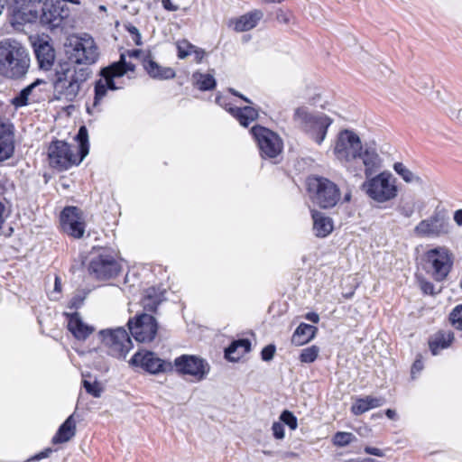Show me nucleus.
Here are the masks:
<instances>
[{
	"label": "nucleus",
	"mask_w": 462,
	"mask_h": 462,
	"mask_svg": "<svg viewBox=\"0 0 462 462\" xmlns=\"http://www.w3.org/2000/svg\"><path fill=\"white\" fill-rule=\"evenodd\" d=\"M453 219L458 226H462V209H457L454 212Z\"/></svg>",
	"instance_id": "nucleus-55"
},
{
	"label": "nucleus",
	"mask_w": 462,
	"mask_h": 462,
	"mask_svg": "<svg viewBox=\"0 0 462 462\" xmlns=\"http://www.w3.org/2000/svg\"><path fill=\"white\" fill-rule=\"evenodd\" d=\"M88 130L85 126H81L77 134V140L79 142L78 154L80 159H84L89 152L88 140Z\"/></svg>",
	"instance_id": "nucleus-35"
},
{
	"label": "nucleus",
	"mask_w": 462,
	"mask_h": 462,
	"mask_svg": "<svg viewBox=\"0 0 462 462\" xmlns=\"http://www.w3.org/2000/svg\"><path fill=\"white\" fill-rule=\"evenodd\" d=\"M311 199L323 208L334 207L339 199V190L336 184L325 178H311L308 182Z\"/></svg>",
	"instance_id": "nucleus-8"
},
{
	"label": "nucleus",
	"mask_w": 462,
	"mask_h": 462,
	"mask_svg": "<svg viewBox=\"0 0 462 462\" xmlns=\"http://www.w3.org/2000/svg\"><path fill=\"white\" fill-rule=\"evenodd\" d=\"M134 69V65L126 62L125 54H121L120 60L118 62L113 63L112 65L104 68L101 70V75L103 79L101 80L106 81L107 89L116 90L118 88L116 86L114 79L124 76L127 71H133Z\"/></svg>",
	"instance_id": "nucleus-19"
},
{
	"label": "nucleus",
	"mask_w": 462,
	"mask_h": 462,
	"mask_svg": "<svg viewBox=\"0 0 462 462\" xmlns=\"http://www.w3.org/2000/svg\"><path fill=\"white\" fill-rule=\"evenodd\" d=\"M88 271L97 279L108 280L120 273L121 265L111 252L104 249L100 254L92 257Z\"/></svg>",
	"instance_id": "nucleus-12"
},
{
	"label": "nucleus",
	"mask_w": 462,
	"mask_h": 462,
	"mask_svg": "<svg viewBox=\"0 0 462 462\" xmlns=\"http://www.w3.org/2000/svg\"><path fill=\"white\" fill-rule=\"evenodd\" d=\"M451 324L457 328L462 330V304L457 305L450 313Z\"/></svg>",
	"instance_id": "nucleus-42"
},
{
	"label": "nucleus",
	"mask_w": 462,
	"mask_h": 462,
	"mask_svg": "<svg viewBox=\"0 0 462 462\" xmlns=\"http://www.w3.org/2000/svg\"><path fill=\"white\" fill-rule=\"evenodd\" d=\"M356 437L350 432L339 431L333 437V443L338 447H345L351 443Z\"/></svg>",
	"instance_id": "nucleus-39"
},
{
	"label": "nucleus",
	"mask_w": 462,
	"mask_h": 462,
	"mask_svg": "<svg viewBox=\"0 0 462 462\" xmlns=\"http://www.w3.org/2000/svg\"><path fill=\"white\" fill-rule=\"evenodd\" d=\"M192 54H194L196 61L198 63H199V62H201V60H202V59L204 57L205 52H204L203 50L199 49V48L194 46Z\"/></svg>",
	"instance_id": "nucleus-53"
},
{
	"label": "nucleus",
	"mask_w": 462,
	"mask_h": 462,
	"mask_svg": "<svg viewBox=\"0 0 462 462\" xmlns=\"http://www.w3.org/2000/svg\"><path fill=\"white\" fill-rule=\"evenodd\" d=\"M67 55L70 60L69 63L90 65L97 60V47L92 37L85 35L70 42L67 49Z\"/></svg>",
	"instance_id": "nucleus-9"
},
{
	"label": "nucleus",
	"mask_w": 462,
	"mask_h": 462,
	"mask_svg": "<svg viewBox=\"0 0 462 462\" xmlns=\"http://www.w3.org/2000/svg\"><path fill=\"white\" fill-rule=\"evenodd\" d=\"M164 290L157 287H149L143 291L142 299L143 307L150 311L156 310L158 305L164 300Z\"/></svg>",
	"instance_id": "nucleus-27"
},
{
	"label": "nucleus",
	"mask_w": 462,
	"mask_h": 462,
	"mask_svg": "<svg viewBox=\"0 0 462 462\" xmlns=\"http://www.w3.org/2000/svg\"><path fill=\"white\" fill-rule=\"evenodd\" d=\"M450 116L457 118L460 123H462V109H459L457 111L451 110Z\"/></svg>",
	"instance_id": "nucleus-57"
},
{
	"label": "nucleus",
	"mask_w": 462,
	"mask_h": 462,
	"mask_svg": "<svg viewBox=\"0 0 462 462\" xmlns=\"http://www.w3.org/2000/svg\"><path fill=\"white\" fill-rule=\"evenodd\" d=\"M273 435L276 439H282L284 438V426L280 421H274L272 426Z\"/></svg>",
	"instance_id": "nucleus-46"
},
{
	"label": "nucleus",
	"mask_w": 462,
	"mask_h": 462,
	"mask_svg": "<svg viewBox=\"0 0 462 462\" xmlns=\"http://www.w3.org/2000/svg\"><path fill=\"white\" fill-rule=\"evenodd\" d=\"M280 422L286 424L291 430H294L298 427L296 416L290 411H283L280 415Z\"/></svg>",
	"instance_id": "nucleus-40"
},
{
	"label": "nucleus",
	"mask_w": 462,
	"mask_h": 462,
	"mask_svg": "<svg viewBox=\"0 0 462 462\" xmlns=\"http://www.w3.org/2000/svg\"><path fill=\"white\" fill-rule=\"evenodd\" d=\"M417 281H418L420 289L421 290V291L424 294L434 295L439 292V291L436 290L435 285L431 282L427 280L426 278H424L422 276H418Z\"/></svg>",
	"instance_id": "nucleus-41"
},
{
	"label": "nucleus",
	"mask_w": 462,
	"mask_h": 462,
	"mask_svg": "<svg viewBox=\"0 0 462 462\" xmlns=\"http://www.w3.org/2000/svg\"><path fill=\"white\" fill-rule=\"evenodd\" d=\"M275 346L268 345L263 348L261 352V356L263 361H271L273 358L275 354Z\"/></svg>",
	"instance_id": "nucleus-47"
},
{
	"label": "nucleus",
	"mask_w": 462,
	"mask_h": 462,
	"mask_svg": "<svg viewBox=\"0 0 462 462\" xmlns=\"http://www.w3.org/2000/svg\"><path fill=\"white\" fill-rule=\"evenodd\" d=\"M127 326L131 335L138 342H151L157 334V322L155 319L149 314H141L134 319H130Z\"/></svg>",
	"instance_id": "nucleus-14"
},
{
	"label": "nucleus",
	"mask_w": 462,
	"mask_h": 462,
	"mask_svg": "<svg viewBox=\"0 0 462 462\" xmlns=\"http://www.w3.org/2000/svg\"><path fill=\"white\" fill-rule=\"evenodd\" d=\"M450 231V224L445 217L436 213L421 220L414 228V233L420 237L437 238L446 236Z\"/></svg>",
	"instance_id": "nucleus-15"
},
{
	"label": "nucleus",
	"mask_w": 462,
	"mask_h": 462,
	"mask_svg": "<svg viewBox=\"0 0 462 462\" xmlns=\"http://www.w3.org/2000/svg\"><path fill=\"white\" fill-rule=\"evenodd\" d=\"M60 226L64 233L74 238H80L85 232L81 212L75 207L65 208L60 214Z\"/></svg>",
	"instance_id": "nucleus-17"
},
{
	"label": "nucleus",
	"mask_w": 462,
	"mask_h": 462,
	"mask_svg": "<svg viewBox=\"0 0 462 462\" xmlns=\"http://www.w3.org/2000/svg\"><path fill=\"white\" fill-rule=\"evenodd\" d=\"M317 328L306 323H301L292 335L291 342L296 346H302L310 341L316 334Z\"/></svg>",
	"instance_id": "nucleus-32"
},
{
	"label": "nucleus",
	"mask_w": 462,
	"mask_h": 462,
	"mask_svg": "<svg viewBox=\"0 0 462 462\" xmlns=\"http://www.w3.org/2000/svg\"><path fill=\"white\" fill-rule=\"evenodd\" d=\"M455 339L454 333L450 330H439L430 339L429 345L431 353L436 356L441 350L451 346Z\"/></svg>",
	"instance_id": "nucleus-25"
},
{
	"label": "nucleus",
	"mask_w": 462,
	"mask_h": 462,
	"mask_svg": "<svg viewBox=\"0 0 462 462\" xmlns=\"http://www.w3.org/2000/svg\"><path fill=\"white\" fill-rule=\"evenodd\" d=\"M362 150V143L357 134L350 130L341 131L334 146L335 156L344 163H350L357 159Z\"/></svg>",
	"instance_id": "nucleus-10"
},
{
	"label": "nucleus",
	"mask_w": 462,
	"mask_h": 462,
	"mask_svg": "<svg viewBox=\"0 0 462 462\" xmlns=\"http://www.w3.org/2000/svg\"><path fill=\"white\" fill-rule=\"evenodd\" d=\"M366 195L377 203H385L398 195L396 179L389 171H383L374 177H368L363 184Z\"/></svg>",
	"instance_id": "nucleus-5"
},
{
	"label": "nucleus",
	"mask_w": 462,
	"mask_h": 462,
	"mask_svg": "<svg viewBox=\"0 0 462 462\" xmlns=\"http://www.w3.org/2000/svg\"><path fill=\"white\" fill-rule=\"evenodd\" d=\"M393 170L407 183H420L421 182L420 178L418 175L414 174L411 170H409L402 162H395L393 164Z\"/></svg>",
	"instance_id": "nucleus-34"
},
{
	"label": "nucleus",
	"mask_w": 462,
	"mask_h": 462,
	"mask_svg": "<svg viewBox=\"0 0 462 462\" xmlns=\"http://www.w3.org/2000/svg\"><path fill=\"white\" fill-rule=\"evenodd\" d=\"M277 19L280 21V22H282V23H287L289 22V17L287 16L286 14H284L283 12H280L277 14Z\"/></svg>",
	"instance_id": "nucleus-60"
},
{
	"label": "nucleus",
	"mask_w": 462,
	"mask_h": 462,
	"mask_svg": "<svg viewBox=\"0 0 462 462\" xmlns=\"http://www.w3.org/2000/svg\"><path fill=\"white\" fill-rule=\"evenodd\" d=\"M127 31H128V32H129L133 36H134L135 34H137V33H139V32H139V30H138L135 26H134V25H129V26L127 27Z\"/></svg>",
	"instance_id": "nucleus-64"
},
{
	"label": "nucleus",
	"mask_w": 462,
	"mask_h": 462,
	"mask_svg": "<svg viewBox=\"0 0 462 462\" xmlns=\"http://www.w3.org/2000/svg\"><path fill=\"white\" fill-rule=\"evenodd\" d=\"M313 230L319 237H325L333 230V224L329 217H325L323 213L312 211Z\"/></svg>",
	"instance_id": "nucleus-29"
},
{
	"label": "nucleus",
	"mask_w": 462,
	"mask_h": 462,
	"mask_svg": "<svg viewBox=\"0 0 462 462\" xmlns=\"http://www.w3.org/2000/svg\"><path fill=\"white\" fill-rule=\"evenodd\" d=\"M357 158L361 159L365 166V174L366 178L370 177L377 169L381 167V158L374 146L371 144L362 145V150Z\"/></svg>",
	"instance_id": "nucleus-22"
},
{
	"label": "nucleus",
	"mask_w": 462,
	"mask_h": 462,
	"mask_svg": "<svg viewBox=\"0 0 462 462\" xmlns=\"http://www.w3.org/2000/svg\"><path fill=\"white\" fill-rule=\"evenodd\" d=\"M216 103L228 111L239 124L247 127L253 121L258 117V111L252 106L236 107L232 106L226 98L222 96L216 97Z\"/></svg>",
	"instance_id": "nucleus-18"
},
{
	"label": "nucleus",
	"mask_w": 462,
	"mask_h": 462,
	"mask_svg": "<svg viewBox=\"0 0 462 462\" xmlns=\"http://www.w3.org/2000/svg\"><path fill=\"white\" fill-rule=\"evenodd\" d=\"M5 208L2 202H0V228L2 227L5 222Z\"/></svg>",
	"instance_id": "nucleus-58"
},
{
	"label": "nucleus",
	"mask_w": 462,
	"mask_h": 462,
	"mask_svg": "<svg viewBox=\"0 0 462 462\" xmlns=\"http://www.w3.org/2000/svg\"><path fill=\"white\" fill-rule=\"evenodd\" d=\"M385 415L390 419V420H396L397 419V413L394 410H392V409H387L385 411Z\"/></svg>",
	"instance_id": "nucleus-59"
},
{
	"label": "nucleus",
	"mask_w": 462,
	"mask_h": 462,
	"mask_svg": "<svg viewBox=\"0 0 462 462\" xmlns=\"http://www.w3.org/2000/svg\"><path fill=\"white\" fill-rule=\"evenodd\" d=\"M295 124L317 144L325 140L333 120L323 113H311L308 107H297L293 114Z\"/></svg>",
	"instance_id": "nucleus-3"
},
{
	"label": "nucleus",
	"mask_w": 462,
	"mask_h": 462,
	"mask_svg": "<svg viewBox=\"0 0 462 462\" xmlns=\"http://www.w3.org/2000/svg\"><path fill=\"white\" fill-rule=\"evenodd\" d=\"M102 343L109 354L116 358H125L133 348V342L127 330L122 327L99 331Z\"/></svg>",
	"instance_id": "nucleus-6"
},
{
	"label": "nucleus",
	"mask_w": 462,
	"mask_h": 462,
	"mask_svg": "<svg viewBox=\"0 0 462 462\" xmlns=\"http://www.w3.org/2000/svg\"><path fill=\"white\" fill-rule=\"evenodd\" d=\"M251 133L263 158L273 159L282 152L283 143L276 133L260 125L254 126Z\"/></svg>",
	"instance_id": "nucleus-11"
},
{
	"label": "nucleus",
	"mask_w": 462,
	"mask_h": 462,
	"mask_svg": "<svg viewBox=\"0 0 462 462\" xmlns=\"http://www.w3.org/2000/svg\"><path fill=\"white\" fill-rule=\"evenodd\" d=\"M263 17V14L260 10H254L249 12L231 23L234 25V30L236 32H246L254 29Z\"/></svg>",
	"instance_id": "nucleus-24"
},
{
	"label": "nucleus",
	"mask_w": 462,
	"mask_h": 462,
	"mask_svg": "<svg viewBox=\"0 0 462 462\" xmlns=\"http://www.w3.org/2000/svg\"><path fill=\"white\" fill-rule=\"evenodd\" d=\"M51 452H52L51 448H46L45 450H43V451L40 452L39 454H36L35 456L29 458L27 460V462L37 461V460H41L42 458L48 457Z\"/></svg>",
	"instance_id": "nucleus-51"
},
{
	"label": "nucleus",
	"mask_w": 462,
	"mask_h": 462,
	"mask_svg": "<svg viewBox=\"0 0 462 462\" xmlns=\"http://www.w3.org/2000/svg\"><path fill=\"white\" fill-rule=\"evenodd\" d=\"M68 318V328L79 340H85L95 330L93 326L87 324L78 312L66 314Z\"/></svg>",
	"instance_id": "nucleus-23"
},
{
	"label": "nucleus",
	"mask_w": 462,
	"mask_h": 462,
	"mask_svg": "<svg viewBox=\"0 0 462 462\" xmlns=\"http://www.w3.org/2000/svg\"><path fill=\"white\" fill-rule=\"evenodd\" d=\"M83 386L86 389L87 393L91 394L92 396L98 398L102 393V387L100 383L97 381L91 383L88 380L83 381Z\"/></svg>",
	"instance_id": "nucleus-43"
},
{
	"label": "nucleus",
	"mask_w": 462,
	"mask_h": 462,
	"mask_svg": "<svg viewBox=\"0 0 462 462\" xmlns=\"http://www.w3.org/2000/svg\"><path fill=\"white\" fill-rule=\"evenodd\" d=\"M422 369H423L422 361L420 359H416L411 366V377L415 378L416 374H420L422 371Z\"/></svg>",
	"instance_id": "nucleus-49"
},
{
	"label": "nucleus",
	"mask_w": 462,
	"mask_h": 462,
	"mask_svg": "<svg viewBox=\"0 0 462 462\" xmlns=\"http://www.w3.org/2000/svg\"><path fill=\"white\" fill-rule=\"evenodd\" d=\"M251 348V343L248 339H238L231 343L226 349L225 356L230 361H237Z\"/></svg>",
	"instance_id": "nucleus-31"
},
{
	"label": "nucleus",
	"mask_w": 462,
	"mask_h": 462,
	"mask_svg": "<svg viewBox=\"0 0 462 462\" xmlns=\"http://www.w3.org/2000/svg\"><path fill=\"white\" fill-rule=\"evenodd\" d=\"M90 74L91 71L88 67H78L69 62L59 64L51 79L56 98L68 102L74 101Z\"/></svg>",
	"instance_id": "nucleus-1"
},
{
	"label": "nucleus",
	"mask_w": 462,
	"mask_h": 462,
	"mask_svg": "<svg viewBox=\"0 0 462 462\" xmlns=\"http://www.w3.org/2000/svg\"><path fill=\"white\" fill-rule=\"evenodd\" d=\"M162 6L168 11H177L179 7L171 3V0H162Z\"/></svg>",
	"instance_id": "nucleus-54"
},
{
	"label": "nucleus",
	"mask_w": 462,
	"mask_h": 462,
	"mask_svg": "<svg viewBox=\"0 0 462 462\" xmlns=\"http://www.w3.org/2000/svg\"><path fill=\"white\" fill-rule=\"evenodd\" d=\"M144 69L150 77L158 80L170 79L175 77V71L170 67H162L152 60L144 61Z\"/></svg>",
	"instance_id": "nucleus-28"
},
{
	"label": "nucleus",
	"mask_w": 462,
	"mask_h": 462,
	"mask_svg": "<svg viewBox=\"0 0 462 462\" xmlns=\"http://www.w3.org/2000/svg\"><path fill=\"white\" fill-rule=\"evenodd\" d=\"M365 453L369 454V455H374V456H376V457H383V451L380 448H374V447H365Z\"/></svg>",
	"instance_id": "nucleus-52"
},
{
	"label": "nucleus",
	"mask_w": 462,
	"mask_h": 462,
	"mask_svg": "<svg viewBox=\"0 0 462 462\" xmlns=\"http://www.w3.org/2000/svg\"><path fill=\"white\" fill-rule=\"evenodd\" d=\"M178 57L184 59L193 52L194 45L190 44L187 41H183L178 43Z\"/></svg>",
	"instance_id": "nucleus-44"
},
{
	"label": "nucleus",
	"mask_w": 462,
	"mask_h": 462,
	"mask_svg": "<svg viewBox=\"0 0 462 462\" xmlns=\"http://www.w3.org/2000/svg\"><path fill=\"white\" fill-rule=\"evenodd\" d=\"M42 81L40 80V79H37L35 82L32 83L31 85L27 86L26 88H24L19 94V96H17L14 99V104L16 106H25L28 102V99H29V96L30 94L32 93V89L38 86L39 84H41Z\"/></svg>",
	"instance_id": "nucleus-36"
},
{
	"label": "nucleus",
	"mask_w": 462,
	"mask_h": 462,
	"mask_svg": "<svg viewBox=\"0 0 462 462\" xmlns=\"http://www.w3.org/2000/svg\"><path fill=\"white\" fill-rule=\"evenodd\" d=\"M319 354V348L317 346H310L301 350L300 360L302 363H313Z\"/></svg>",
	"instance_id": "nucleus-37"
},
{
	"label": "nucleus",
	"mask_w": 462,
	"mask_h": 462,
	"mask_svg": "<svg viewBox=\"0 0 462 462\" xmlns=\"http://www.w3.org/2000/svg\"><path fill=\"white\" fill-rule=\"evenodd\" d=\"M306 319L313 323H318L319 321V317L315 312H309L306 315Z\"/></svg>",
	"instance_id": "nucleus-56"
},
{
	"label": "nucleus",
	"mask_w": 462,
	"mask_h": 462,
	"mask_svg": "<svg viewBox=\"0 0 462 462\" xmlns=\"http://www.w3.org/2000/svg\"><path fill=\"white\" fill-rule=\"evenodd\" d=\"M14 152V146L11 143H0V162L7 160Z\"/></svg>",
	"instance_id": "nucleus-45"
},
{
	"label": "nucleus",
	"mask_w": 462,
	"mask_h": 462,
	"mask_svg": "<svg viewBox=\"0 0 462 462\" xmlns=\"http://www.w3.org/2000/svg\"><path fill=\"white\" fill-rule=\"evenodd\" d=\"M9 131V125L0 123V136Z\"/></svg>",
	"instance_id": "nucleus-62"
},
{
	"label": "nucleus",
	"mask_w": 462,
	"mask_h": 462,
	"mask_svg": "<svg viewBox=\"0 0 462 462\" xmlns=\"http://www.w3.org/2000/svg\"><path fill=\"white\" fill-rule=\"evenodd\" d=\"M402 216L411 217L414 213V206L412 204H403L399 208Z\"/></svg>",
	"instance_id": "nucleus-48"
},
{
	"label": "nucleus",
	"mask_w": 462,
	"mask_h": 462,
	"mask_svg": "<svg viewBox=\"0 0 462 462\" xmlns=\"http://www.w3.org/2000/svg\"><path fill=\"white\" fill-rule=\"evenodd\" d=\"M107 82L98 79L95 85L94 106H97L107 92Z\"/></svg>",
	"instance_id": "nucleus-38"
},
{
	"label": "nucleus",
	"mask_w": 462,
	"mask_h": 462,
	"mask_svg": "<svg viewBox=\"0 0 462 462\" xmlns=\"http://www.w3.org/2000/svg\"><path fill=\"white\" fill-rule=\"evenodd\" d=\"M61 290V283L59 277L55 278L54 291L60 292Z\"/></svg>",
	"instance_id": "nucleus-63"
},
{
	"label": "nucleus",
	"mask_w": 462,
	"mask_h": 462,
	"mask_svg": "<svg viewBox=\"0 0 462 462\" xmlns=\"http://www.w3.org/2000/svg\"><path fill=\"white\" fill-rule=\"evenodd\" d=\"M176 371L183 375H190L197 381H202L210 371L207 360L198 356L181 355L174 359Z\"/></svg>",
	"instance_id": "nucleus-13"
},
{
	"label": "nucleus",
	"mask_w": 462,
	"mask_h": 462,
	"mask_svg": "<svg viewBox=\"0 0 462 462\" xmlns=\"http://www.w3.org/2000/svg\"><path fill=\"white\" fill-rule=\"evenodd\" d=\"M454 261V254L448 247L438 245L424 253L422 267L430 278L441 282L447 280L451 273Z\"/></svg>",
	"instance_id": "nucleus-4"
},
{
	"label": "nucleus",
	"mask_w": 462,
	"mask_h": 462,
	"mask_svg": "<svg viewBox=\"0 0 462 462\" xmlns=\"http://www.w3.org/2000/svg\"><path fill=\"white\" fill-rule=\"evenodd\" d=\"M129 364L152 374L166 372L172 367L171 363L160 358L155 353L147 350L136 352L130 359Z\"/></svg>",
	"instance_id": "nucleus-16"
},
{
	"label": "nucleus",
	"mask_w": 462,
	"mask_h": 462,
	"mask_svg": "<svg viewBox=\"0 0 462 462\" xmlns=\"http://www.w3.org/2000/svg\"><path fill=\"white\" fill-rule=\"evenodd\" d=\"M83 300H84V298L81 297L80 295H75L72 297V299L70 300L69 303V307L70 309H78L81 306V304L83 303Z\"/></svg>",
	"instance_id": "nucleus-50"
},
{
	"label": "nucleus",
	"mask_w": 462,
	"mask_h": 462,
	"mask_svg": "<svg viewBox=\"0 0 462 462\" xmlns=\"http://www.w3.org/2000/svg\"><path fill=\"white\" fill-rule=\"evenodd\" d=\"M42 3L43 6L40 16L41 23L50 28L59 27L67 15L64 14L63 9L60 5L48 4L47 1Z\"/></svg>",
	"instance_id": "nucleus-21"
},
{
	"label": "nucleus",
	"mask_w": 462,
	"mask_h": 462,
	"mask_svg": "<svg viewBox=\"0 0 462 462\" xmlns=\"http://www.w3.org/2000/svg\"><path fill=\"white\" fill-rule=\"evenodd\" d=\"M75 433H76V422L73 419V415H70L60 425L57 433L52 438V442L54 444L67 442L74 437Z\"/></svg>",
	"instance_id": "nucleus-30"
},
{
	"label": "nucleus",
	"mask_w": 462,
	"mask_h": 462,
	"mask_svg": "<svg viewBox=\"0 0 462 462\" xmlns=\"http://www.w3.org/2000/svg\"><path fill=\"white\" fill-rule=\"evenodd\" d=\"M31 64L27 49L14 39L0 41V75L10 79H21Z\"/></svg>",
	"instance_id": "nucleus-2"
},
{
	"label": "nucleus",
	"mask_w": 462,
	"mask_h": 462,
	"mask_svg": "<svg viewBox=\"0 0 462 462\" xmlns=\"http://www.w3.org/2000/svg\"><path fill=\"white\" fill-rule=\"evenodd\" d=\"M229 92H231L234 96H236V97H239L240 98H242L243 100H245V102L247 103H251V101L246 98L245 97H244L243 95L239 94L237 91H236L234 88H229Z\"/></svg>",
	"instance_id": "nucleus-61"
},
{
	"label": "nucleus",
	"mask_w": 462,
	"mask_h": 462,
	"mask_svg": "<svg viewBox=\"0 0 462 462\" xmlns=\"http://www.w3.org/2000/svg\"><path fill=\"white\" fill-rule=\"evenodd\" d=\"M33 46L40 69L50 70L56 57L52 45L48 41L39 40Z\"/></svg>",
	"instance_id": "nucleus-20"
},
{
	"label": "nucleus",
	"mask_w": 462,
	"mask_h": 462,
	"mask_svg": "<svg viewBox=\"0 0 462 462\" xmlns=\"http://www.w3.org/2000/svg\"><path fill=\"white\" fill-rule=\"evenodd\" d=\"M192 79L195 86L202 91L211 90L216 87V79L210 73L195 72Z\"/></svg>",
	"instance_id": "nucleus-33"
},
{
	"label": "nucleus",
	"mask_w": 462,
	"mask_h": 462,
	"mask_svg": "<svg viewBox=\"0 0 462 462\" xmlns=\"http://www.w3.org/2000/svg\"><path fill=\"white\" fill-rule=\"evenodd\" d=\"M50 165L59 171L68 170L79 164L83 160L78 154V148L63 141H54L48 148Z\"/></svg>",
	"instance_id": "nucleus-7"
},
{
	"label": "nucleus",
	"mask_w": 462,
	"mask_h": 462,
	"mask_svg": "<svg viewBox=\"0 0 462 462\" xmlns=\"http://www.w3.org/2000/svg\"><path fill=\"white\" fill-rule=\"evenodd\" d=\"M384 402L385 401L383 397L367 395L364 398L356 399L351 407V411L355 415H360L371 409L381 407Z\"/></svg>",
	"instance_id": "nucleus-26"
}]
</instances>
